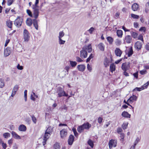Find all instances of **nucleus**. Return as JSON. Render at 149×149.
<instances>
[{"mask_svg":"<svg viewBox=\"0 0 149 149\" xmlns=\"http://www.w3.org/2000/svg\"><path fill=\"white\" fill-rule=\"evenodd\" d=\"M88 55V53L87 51L82 48V49L80 52V56L82 58H86Z\"/></svg>","mask_w":149,"mask_h":149,"instance_id":"obj_10","label":"nucleus"},{"mask_svg":"<svg viewBox=\"0 0 149 149\" xmlns=\"http://www.w3.org/2000/svg\"><path fill=\"white\" fill-rule=\"evenodd\" d=\"M39 0H36L35 4H33L31 7L33 9V13L35 18H38L39 15V9L38 5Z\"/></svg>","mask_w":149,"mask_h":149,"instance_id":"obj_1","label":"nucleus"},{"mask_svg":"<svg viewBox=\"0 0 149 149\" xmlns=\"http://www.w3.org/2000/svg\"><path fill=\"white\" fill-rule=\"evenodd\" d=\"M102 118L101 117H99L98 118V122L100 124L102 122Z\"/></svg>","mask_w":149,"mask_h":149,"instance_id":"obj_64","label":"nucleus"},{"mask_svg":"<svg viewBox=\"0 0 149 149\" xmlns=\"http://www.w3.org/2000/svg\"><path fill=\"white\" fill-rule=\"evenodd\" d=\"M107 41L110 44H112L113 41V39L111 37L108 36L107 38Z\"/></svg>","mask_w":149,"mask_h":149,"instance_id":"obj_33","label":"nucleus"},{"mask_svg":"<svg viewBox=\"0 0 149 149\" xmlns=\"http://www.w3.org/2000/svg\"><path fill=\"white\" fill-rule=\"evenodd\" d=\"M88 144L92 148H93L94 146V143L93 141L91 139H89L88 142Z\"/></svg>","mask_w":149,"mask_h":149,"instance_id":"obj_32","label":"nucleus"},{"mask_svg":"<svg viewBox=\"0 0 149 149\" xmlns=\"http://www.w3.org/2000/svg\"><path fill=\"white\" fill-rule=\"evenodd\" d=\"M69 62L71 66L73 68L75 67L77 64V63L75 61H70Z\"/></svg>","mask_w":149,"mask_h":149,"instance_id":"obj_31","label":"nucleus"},{"mask_svg":"<svg viewBox=\"0 0 149 149\" xmlns=\"http://www.w3.org/2000/svg\"><path fill=\"white\" fill-rule=\"evenodd\" d=\"M87 68L88 70L91 72L92 70V68L90 65L89 64H88L87 65Z\"/></svg>","mask_w":149,"mask_h":149,"instance_id":"obj_59","label":"nucleus"},{"mask_svg":"<svg viewBox=\"0 0 149 149\" xmlns=\"http://www.w3.org/2000/svg\"><path fill=\"white\" fill-rule=\"evenodd\" d=\"M120 15V13L119 12H117L115 15V18L116 19H117L119 18V17Z\"/></svg>","mask_w":149,"mask_h":149,"instance_id":"obj_62","label":"nucleus"},{"mask_svg":"<svg viewBox=\"0 0 149 149\" xmlns=\"http://www.w3.org/2000/svg\"><path fill=\"white\" fill-rule=\"evenodd\" d=\"M97 47L100 50L102 51H104V45L102 43H100L97 45Z\"/></svg>","mask_w":149,"mask_h":149,"instance_id":"obj_23","label":"nucleus"},{"mask_svg":"<svg viewBox=\"0 0 149 149\" xmlns=\"http://www.w3.org/2000/svg\"><path fill=\"white\" fill-rule=\"evenodd\" d=\"M93 54H91L89 57L86 60V62L87 63L88 62L90 61V60L93 58Z\"/></svg>","mask_w":149,"mask_h":149,"instance_id":"obj_47","label":"nucleus"},{"mask_svg":"<svg viewBox=\"0 0 149 149\" xmlns=\"http://www.w3.org/2000/svg\"><path fill=\"white\" fill-rule=\"evenodd\" d=\"M139 5L137 3H134L132 6V10L134 11H136L138 8Z\"/></svg>","mask_w":149,"mask_h":149,"instance_id":"obj_26","label":"nucleus"},{"mask_svg":"<svg viewBox=\"0 0 149 149\" xmlns=\"http://www.w3.org/2000/svg\"><path fill=\"white\" fill-rule=\"evenodd\" d=\"M127 127V124L123 123L122 125V127L124 130L126 129Z\"/></svg>","mask_w":149,"mask_h":149,"instance_id":"obj_52","label":"nucleus"},{"mask_svg":"<svg viewBox=\"0 0 149 149\" xmlns=\"http://www.w3.org/2000/svg\"><path fill=\"white\" fill-rule=\"evenodd\" d=\"M52 128L51 126L48 127V128L47 129V130H46V131H45L47 133H49L50 134L51 133H52Z\"/></svg>","mask_w":149,"mask_h":149,"instance_id":"obj_36","label":"nucleus"},{"mask_svg":"<svg viewBox=\"0 0 149 149\" xmlns=\"http://www.w3.org/2000/svg\"><path fill=\"white\" fill-rule=\"evenodd\" d=\"M17 68L19 70H22L23 69V67L22 66H21L19 64H18L17 66Z\"/></svg>","mask_w":149,"mask_h":149,"instance_id":"obj_61","label":"nucleus"},{"mask_svg":"<svg viewBox=\"0 0 149 149\" xmlns=\"http://www.w3.org/2000/svg\"><path fill=\"white\" fill-rule=\"evenodd\" d=\"M86 68L85 65H78L77 66V68L78 70L81 72H83L84 71Z\"/></svg>","mask_w":149,"mask_h":149,"instance_id":"obj_17","label":"nucleus"},{"mask_svg":"<svg viewBox=\"0 0 149 149\" xmlns=\"http://www.w3.org/2000/svg\"><path fill=\"white\" fill-rule=\"evenodd\" d=\"M112 58L111 57L110 58H108L106 57L104 60V64L106 67H108L109 65V64L111 62Z\"/></svg>","mask_w":149,"mask_h":149,"instance_id":"obj_9","label":"nucleus"},{"mask_svg":"<svg viewBox=\"0 0 149 149\" xmlns=\"http://www.w3.org/2000/svg\"><path fill=\"white\" fill-rule=\"evenodd\" d=\"M117 36L120 38H121L123 35V31L121 30H118L116 31Z\"/></svg>","mask_w":149,"mask_h":149,"instance_id":"obj_29","label":"nucleus"},{"mask_svg":"<svg viewBox=\"0 0 149 149\" xmlns=\"http://www.w3.org/2000/svg\"><path fill=\"white\" fill-rule=\"evenodd\" d=\"M14 0H7V5L8 6H10L12 4Z\"/></svg>","mask_w":149,"mask_h":149,"instance_id":"obj_50","label":"nucleus"},{"mask_svg":"<svg viewBox=\"0 0 149 149\" xmlns=\"http://www.w3.org/2000/svg\"><path fill=\"white\" fill-rule=\"evenodd\" d=\"M72 131H73L74 136L76 137H77L78 136V134L76 131V130L75 129V128H73L72 129Z\"/></svg>","mask_w":149,"mask_h":149,"instance_id":"obj_46","label":"nucleus"},{"mask_svg":"<svg viewBox=\"0 0 149 149\" xmlns=\"http://www.w3.org/2000/svg\"><path fill=\"white\" fill-rule=\"evenodd\" d=\"M4 85V84L3 80L1 79H0V88H2Z\"/></svg>","mask_w":149,"mask_h":149,"instance_id":"obj_43","label":"nucleus"},{"mask_svg":"<svg viewBox=\"0 0 149 149\" xmlns=\"http://www.w3.org/2000/svg\"><path fill=\"white\" fill-rule=\"evenodd\" d=\"M18 130L20 131L25 132L26 130V127L24 125H21L19 127Z\"/></svg>","mask_w":149,"mask_h":149,"instance_id":"obj_19","label":"nucleus"},{"mask_svg":"<svg viewBox=\"0 0 149 149\" xmlns=\"http://www.w3.org/2000/svg\"><path fill=\"white\" fill-rule=\"evenodd\" d=\"M120 134V137L121 138V140L122 141H123L124 139V134L123 133H121Z\"/></svg>","mask_w":149,"mask_h":149,"instance_id":"obj_60","label":"nucleus"},{"mask_svg":"<svg viewBox=\"0 0 149 149\" xmlns=\"http://www.w3.org/2000/svg\"><path fill=\"white\" fill-rule=\"evenodd\" d=\"M64 35V33L63 31H61L59 33V36L58 37V38H61Z\"/></svg>","mask_w":149,"mask_h":149,"instance_id":"obj_45","label":"nucleus"},{"mask_svg":"<svg viewBox=\"0 0 149 149\" xmlns=\"http://www.w3.org/2000/svg\"><path fill=\"white\" fill-rule=\"evenodd\" d=\"M133 51L132 48V47H131L130 49L129 50L128 52V57L131 56L133 54Z\"/></svg>","mask_w":149,"mask_h":149,"instance_id":"obj_34","label":"nucleus"},{"mask_svg":"<svg viewBox=\"0 0 149 149\" xmlns=\"http://www.w3.org/2000/svg\"><path fill=\"white\" fill-rule=\"evenodd\" d=\"M32 118V120L33 122L34 123H36V122L37 120L36 118L34 116V115H32L31 116Z\"/></svg>","mask_w":149,"mask_h":149,"instance_id":"obj_51","label":"nucleus"},{"mask_svg":"<svg viewBox=\"0 0 149 149\" xmlns=\"http://www.w3.org/2000/svg\"><path fill=\"white\" fill-rule=\"evenodd\" d=\"M140 141V139L139 137H137L135 141H134V146H136L137 144Z\"/></svg>","mask_w":149,"mask_h":149,"instance_id":"obj_58","label":"nucleus"},{"mask_svg":"<svg viewBox=\"0 0 149 149\" xmlns=\"http://www.w3.org/2000/svg\"><path fill=\"white\" fill-rule=\"evenodd\" d=\"M116 69L115 65L113 63L111 64L110 65V71L113 73Z\"/></svg>","mask_w":149,"mask_h":149,"instance_id":"obj_27","label":"nucleus"},{"mask_svg":"<svg viewBox=\"0 0 149 149\" xmlns=\"http://www.w3.org/2000/svg\"><path fill=\"white\" fill-rule=\"evenodd\" d=\"M125 40L128 43H130L131 42L132 40V38L130 35H127L125 38Z\"/></svg>","mask_w":149,"mask_h":149,"instance_id":"obj_20","label":"nucleus"},{"mask_svg":"<svg viewBox=\"0 0 149 149\" xmlns=\"http://www.w3.org/2000/svg\"><path fill=\"white\" fill-rule=\"evenodd\" d=\"M54 149H60V146L59 143H56L54 145Z\"/></svg>","mask_w":149,"mask_h":149,"instance_id":"obj_40","label":"nucleus"},{"mask_svg":"<svg viewBox=\"0 0 149 149\" xmlns=\"http://www.w3.org/2000/svg\"><path fill=\"white\" fill-rule=\"evenodd\" d=\"M70 68V67L69 66H66L64 68V70H66L65 72L67 74H68V71Z\"/></svg>","mask_w":149,"mask_h":149,"instance_id":"obj_48","label":"nucleus"},{"mask_svg":"<svg viewBox=\"0 0 149 149\" xmlns=\"http://www.w3.org/2000/svg\"><path fill=\"white\" fill-rule=\"evenodd\" d=\"M143 90V88H142L141 86L140 88L136 87L133 90V91L134 92L135 91H140L142 90Z\"/></svg>","mask_w":149,"mask_h":149,"instance_id":"obj_41","label":"nucleus"},{"mask_svg":"<svg viewBox=\"0 0 149 149\" xmlns=\"http://www.w3.org/2000/svg\"><path fill=\"white\" fill-rule=\"evenodd\" d=\"M91 125L88 122L84 123L82 125L78 126L77 130L80 133L83 132L84 130H88L91 127Z\"/></svg>","mask_w":149,"mask_h":149,"instance_id":"obj_2","label":"nucleus"},{"mask_svg":"<svg viewBox=\"0 0 149 149\" xmlns=\"http://www.w3.org/2000/svg\"><path fill=\"white\" fill-rule=\"evenodd\" d=\"M33 22V20L30 18L27 19L26 21V25L29 26H31L32 25Z\"/></svg>","mask_w":149,"mask_h":149,"instance_id":"obj_25","label":"nucleus"},{"mask_svg":"<svg viewBox=\"0 0 149 149\" xmlns=\"http://www.w3.org/2000/svg\"><path fill=\"white\" fill-rule=\"evenodd\" d=\"M146 30V28L145 27H141L139 29L140 31H143L144 33H145Z\"/></svg>","mask_w":149,"mask_h":149,"instance_id":"obj_54","label":"nucleus"},{"mask_svg":"<svg viewBox=\"0 0 149 149\" xmlns=\"http://www.w3.org/2000/svg\"><path fill=\"white\" fill-rule=\"evenodd\" d=\"M115 43L116 45L118 46L120 45L121 44V41L119 39H116L115 41Z\"/></svg>","mask_w":149,"mask_h":149,"instance_id":"obj_42","label":"nucleus"},{"mask_svg":"<svg viewBox=\"0 0 149 149\" xmlns=\"http://www.w3.org/2000/svg\"><path fill=\"white\" fill-rule=\"evenodd\" d=\"M149 84V81H148L147 82L146 84H143V86H141V87L142 88H143V90L146 88L148 87Z\"/></svg>","mask_w":149,"mask_h":149,"instance_id":"obj_37","label":"nucleus"},{"mask_svg":"<svg viewBox=\"0 0 149 149\" xmlns=\"http://www.w3.org/2000/svg\"><path fill=\"white\" fill-rule=\"evenodd\" d=\"M137 99V97L134 95L131 96L127 100V102L126 103L127 105L130 106L132 108L133 111H134V107L130 104H132L134 101H136Z\"/></svg>","mask_w":149,"mask_h":149,"instance_id":"obj_4","label":"nucleus"},{"mask_svg":"<svg viewBox=\"0 0 149 149\" xmlns=\"http://www.w3.org/2000/svg\"><path fill=\"white\" fill-rule=\"evenodd\" d=\"M56 92L57 93L58 97L60 98L62 96L67 97L68 96V94L65 92L63 88L60 87L57 88Z\"/></svg>","mask_w":149,"mask_h":149,"instance_id":"obj_3","label":"nucleus"},{"mask_svg":"<svg viewBox=\"0 0 149 149\" xmlns=\"http://www.w3.org/2000/svg\"><path fill=\"white\" fill-rule=\"evenodd\" d=\"M6 24L7 26L9 28L11 29L13 25V22L10 20L6 21Z\"/></svg>","mask_w":149,"mask_h":149,"instance_id":"obj_28","label":"nucleus"},{"mask_svg":"<svg viewBox=\"0 0 149 149\" xmlns=\"http://www.w3.org/2000/svg\"><path fill=\"white\" fill-rule=\"evenodd\" d=\"M130 67V63L129 62L123 63L121 66L122 70L124 71H127L129 70Z\"/></svg>","mask_w":149,"mask_h":149,"instance_id":"obj_7","label":"nucleus"},{"mask_svg":"<svg viewBox=\"0 0 149 149\" xmlns=\"http://www.w3.org/2000/svg\"><path fill=\"white\" fill-rule=\"evenodd\" d=\"M76 59L77 61L79 62H82L83 61V60L81 58L78 56L76 57Z\"/></svg>","mask_w":149,"mask_h":149,"instance_id":"obj_53","label":"nucleus"},{"mask_svg":"<svg viewBox=\"0 0 149 149\" xmlns=\"http://www.w3.org/2000/svg\"><path fill=\"white\" fill-rule=\"evenodd\" d=\"M3 136L5 138L7 139L10 136V134L8 132H6L3 134Z\"/></svg>","mask_w":149,"mask_h":149,"instance_id":"obj_35","label":"nucleus"},{"mask_svg":"<svg viewBox=\"0 0 149 149\" xmlns=\"http://www.w3.org/2000/svg\"><path fill=\"white\" fill-rule=\"evenodd\" d=\"M13 136L14 138L16 139H21V138L15 132L12 131L11 133Z\"/></svg>","mask_w":149,"mask_h":149,"instance_id":"obj_24","label":"nucleus"},{"mask_svg":"<svg viewBox=\"0 0 149 149\" xmlns=\"http://www.w3.org/2000/svg\"><path fill=\"white\" fill-rule=\"evenodd\" d=\"M115 55L117 56L120 57L122 54V52L120 49L118 48H116L115 50Z\"/></svg>","mask_w":149,"mask_h":149,"instance_id":"obj_15","label":"nucleus"},{"mask_svg":"<svg viewBox=\"0 0 149 149\" xmlns=\"http://www.w3.org/2000/svg\"><path fill=\"white\" fill-rule=\"evenodd\" d=\"M26 12L28 15L31 17H33V15L32 14V13L31 11L27 9L26 10Z\"/></svg>","mask_w":149,"mask_h":149,"instance_id":"obj_38","label":"nucleus"},{"mask_svg":"<svg viewBox=\"0 0 149 149\" xmlns=\"http://www.w3.org/2000/svg\"><path fill=\"white\" fill-rule=\"evenodd\" d=\"M59 43L60 45H63L65 44V41L63 40L61 38H58Z\"/></svg>","mask_w":149,"mask_h":149,"instance_id":"obj_49","label":"nucleus"},{"mask_svg":"<svg viewBox=\"0 0 149 149\" xmlns=\"http://www.w3.org/2000/svg\"><path fill=\"white\" fill-rule=\"evenodd\" d=\"M11 53V51L9 48H7L4 50V55L6 56H8Z\"/></svg>","mask_w":149,"mask_h":149,"instance_id":"obj_22","label":"nucleus"},{"mask_svg":"<svg viewBox=\"0 0 149 149\" xmlns=\"http://www.w3.org/2000/svg\"><path fill=\"white\" fill-rule=\"evenodd\" d=\"M50 135L51 134H49V133H47L45 132V134L43 136V140L42 142L43 146L45 145L46 144V142L50 137Z\"/></svg>","mask_w":149,"mask_h":149,"instance_id":"obj_8","label":"nucleus"},{"mask_svg":"<svg viewBox=\"0 0 149 149\" xmlns=\"http://www.w3.org/2000/svg\"><path fill=\"white\" fill-rule=\"evenodd\" d=\"M121 115L125 118H129L131 117V114L126 111H124L122 113Z\"/></svg>","mask_w":149,"mask_h":149,"instance_id":"obj_18","label":"nucleus"},{"mask_svg":"<svg viewBox=\"0 0 149 149\" xmlns=\"http://www.w3.org/2000/svg\"><path fill=\"white\" fill-rule=\"evenodd\" d=\"M145 49L147 50H149V43H147L145 46Z\"/></svg>","mask_w":149,"mask_h":149,"instance_id":"obj_63","label":"nucleus"},{"mask_svg":"<svg viewBox=\"0 0 149 149\" xmlns=\"http://www.w3.org/2000/svg\"><path fill=\"white\" fill-rule=\"evenodd\" d=\"M19 88V86L17 85H16L13 88L12 91L16 93L18 90Z\"/></svg>","mask_w":149,"mask_h":149,"instance_id":"obj_39","label":"nucleus"},{"mask_svg":"<svg viewBox=\"0 0 149 149\" xmlns=\"http://www.w3.org/2000/svg\"><path fill=\"white\" fill-rule=\"evenodd\" d=\"M33 17H34L35 19H33V24L35 29L38 30V22L37 20L36 19L37 18H35L34 17V15H33Z\"/></svg>","mask_w":149,"mask_h":149,"instance_id":"obj_16","label":"nucleus"},{"mask_svg":"<svg viewBox=\"0 0 149 149\" xmlns=\"http://www.w3.org/2000/svg\"><path fill=\"white\" fill-rule=\"evenodd\" d=\"M74 137L73 135H70L68 140V143L69 145H72L74 141Z\"/></svg>","mask_w":149,"mask_h":149,"instance_id":"obj_12","label":"nucleus"},{"mask_svg":"<svg viewBox=\"0 0 149 149\" xmlns=\"http://www.w3.org/2000/svg\"><path fill=\"white\" fill-rule=\"evenodd\" d=\"M94 30L95 29L93 27H91L88 30V31L90 34H91Z\"/></svg>","mask_w":149,"mask_h":149,"instance_id":"obj_57","label":"nucleus"},{"mask_svg":"<svg viewBox=\"0 0 149 149\" xmlns=\"http://www.w3.org/2000/svg\"><path fill=\"white\" fill-rule=\"evenodd\" d=\"M23 34L24 41H28L30 38L29 33L28 31L26 29H24V30Z\"/></svg>","mask_w":149,"mask_h":149,"instance_id":"obj_11","label":"nucleus"},{"mask_svg":"<svg viewBox=\"0 0 149 149\" xmlns=\"http://www.w3.org/2000/svg\"><path fill=\"white\" fill-rule=\"evenodd\" d=\"M117 141L116 140L111 139L109 140V147L110 149H111L113 147H115L117 146Z\"/></svg>","mask_w":149,"mask_h":149,"instance_id":"obj_6","label":"nucleus"},{"mask_svg":"<svg viewBox=\"0 0 149 149\" xmlns=\"http://www.w3.org/2000/svg\"><path fill=\"white\" fill-rule=\"evenodd\" d=\"M142 45V43L140 41H138L135 44V47L139 51L141 49Z\"/></svg>","mask_w":149,"mask_h":149,"instance_id":"obj_13","label":"nucleus"},{"mask_svg":"<svg viewBox=\"0 0 149 149\" xmlns=\"http://www.w3.org/2000/svg\"><path fill=\"white\" fill-rule=\"evenodd\" d=\"M130 33L133 38H137L138 33L133 31H130Z\"/></svg>","mask_w":149,"mask_h":149,"instance_id":"obj_30","label":"nucleus"},{"mask_svg":"<svg viewBox=\"0 0 149 149\" xmlns=\"http://www.w3.org/2000/svg\"><path fill=\"white\" fill-rule=\"evenodd\" d=\"M85 50H88V52H91L92 51V48L91 44H89L88 45L85 46L83 47Z\"/></svg>","mask_w":149,"mask_h":149,"instance_id":"obj_21","label":"nucleus"},{"mask_svg":"<svg viewBox=\"0 0 149 149\" xmlns=\"http://www.w3.org/2000/svg\"><path fill=\"white\" fill-rule=\"evenodd\" d=\"M122 132H123V130L121 128L118 127L117 128V132L118 134H120L122 133Z\"/></svg>","mask_w":149,"mask_h":149,"instance_id":"obj_56","label":"nucleus"},{"mask_svg":"<svg viewBox=\"0 0 149 149\" xmlns=\"http://www.w3.org/2000/svg\"><path fill=\"white\" fill-rule=\"evenodd\" d=\"M67 134V131L65 129H63L60 132V136L61 138L65 137L66 136Z\"/></svg>","mask_w":149,"mask_h":149,"instance_id":"obj_14","label":"nucleus"},{"mask_svg":"<svg viewBox=\"0 0 149 149\" xmlns=\"http://www.w3.org/2000/svg\"><path fill=\"white\" fill-rule=\"evenodd\" d=\"M22 21V19L19 16L14 22V24L17 27L19 28L21 26Z\"/></svg>","mask_w":149,"mask_h":149,"instance_id":"obj_5","label":"nucleus"},{"mask_svg":"<svg viewBox=\"0 0 149 149\" xmlns=\"http://www.w3.org/2000/svg\"><path fill=\"white\" fill-rule=\"evenodd\" d=\"M131 16L134 19H138L139 17V16L138 15H137L132 13L131 14Z\"/></svg>","mask_w":149,"mask_h":149,"instance_id":"obj_44","label":"nucleus"},{"mask_svg":"<svg viewBox=\"0 0 149 149\" xmlns=\"http://www.w3.org/2000/svg\"><path fill=\"white\" fill-rule=\"evenodd\" d=\"M138 39L139 40H140L142 41L143 42V36L141 34H140L138 37Z\"/></svg>","mask_w":149,"mask_h":149,"instance_id":"obj_55","label":"nucleus"}]
</instances>
